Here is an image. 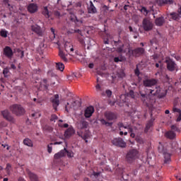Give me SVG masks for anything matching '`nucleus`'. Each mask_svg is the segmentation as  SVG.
<instances>
[{
  "label": "nucleus",
  "instance_id": "1",
  "mask_svg": "<svg viewBox=\"0 0 181 181\" xmlns=\"http://www.w3.org/2000/svg\"><path fill=\"white\" fill-rule=\"evenodd\" d=\"M139 155V151L135 148L130 149L126 154V162L127 163H134L136 159H138V156Z\"/></svg>",
  "mask_w": 181,
  "mask_h": 181
},
{
  "label": "nucleus",
  "instance_id": "2",
  "mask_svg": "<svg viewBox=\"0 0 181 181\" xmlns=\"http://www.w3.org/2000/svg\"><path fill=\"white\" fill-rule=\"evenodd\" d=\"M10 111L16 117H22V115H25V108L22 107V105L19 104H14L10 107Z\"/></svg>",
  "mask_w": 181,
  "mask_h": 181
},
{
  "label": "nucleus",
  "instance_id": "3",
  "mask_svg": "<svg viewBox=\"0 0 181 181\" xmlns=\"http://www.w3.org/2000/svg\"><path fill=\"white\" fill-rule=\"evenodd\" d=\"M1 114L4 119L6 121H8V122H11V124H16V119L12 116L9 110H4L1 112Z\"/></svg>",
  "mask_w": 181,
  "mask_h": 181
},
{
  "label": "nucleus",
  "instance_id": "4",
  "mask_svg": "<svg viewBox=\"0 0 181 181\" xmlns=\"http://www.w3.org/2000/svg\"><path fill=\"white\" fill-rule=\"evenodd\" d=\"M165 63H166L167 64V69L168 70V71H175V70L177 71V64H176V62H175L173 59L169 57H166Z\"/></svg>",
  "mask_w": 181,
  "mask_h": 181
},
{
  "label": "nucleus",
  "instance_id": "5",
  "mask_svg": "<svg viewBox=\"0 0 181 181\" xmlns=\"http://www.w3.org/2000/svg\"><path fill=\"white\" fill-rule=\"evenodd\" d=\"M128 52L131 54V56L134 57H139V56H142L144 53H145V49L142 47H137L134 49H129Z\"/></svg>",
  "mask_w": 181,
  "mask_h": 181
},
{
  "label": "nucleus",
  "instance_id": "6",
  "mask_svg": "<svg viewBox=\"0 0 181 181\" xmlns=\"http://www.w3.org/2000/svg\"><path fill=\"white\" fill-rule=\"evenodd\" d=\"M142 25L144 30L146 32H149V30H152V29H153V23L151 20H149V18H144Z\"/></svg>",
  "mask_w": 181,
  "mask_h": 181
},
{
  "label": "nucleus",
  "instance_id": "7",
  "mask_svg": "<svg viewBox=\"0 0 181 181\" xmlns=\"http://www.w3.org/2000/svg\"><path fill=\"white\" fill-rule=\"evenodd\" d=\"M112 145L115 146H119V148H127V143L124 141L121 137L115 138L112 140Z\"/></svg>",
  "mask_w": 181,
  "mask_h": 181
},
{
  "label": "nucleus",
  "instance_id": "8",
  "mask_svg": "<svg viewBox=\"0 0 181 181\" xmlns=\"http://www.w3.org/2000/svg\"><path fill=\"white\" fill-rule=\"evenodd\" d=\"M31 30L33 32H34L35 33H36V35H37V36H43V35L45 33V30H43V28H42L37 24L31 25Z\"/></svg>",
  "mask_w": 181,
  "mask_h": 181
},
{
  "label": "nucleus",
  "instance_id": "9",
  "mask_svg": "<svg viewBox=\"0 0 181 181\" xmlns=\"http://www.w3.org/2000/svg\"><path fill=\"white\" fill-rule=\"evenodd\" d=\"M50 102L52 103L54 110L57 111L58 105H60V100L59 99V94L54 95L53 97L50 98Z\"/></svg>",
  "mask_w": 181,
  "mask_h": 181
},
{
  "label": "nucleus",
  "instance_id": "10",
  "mask_svg": "<svg viewBox=\"0 0 181 181\" xmlns=\"http://www.w3.org/2000/svg\"><path fill=\"white\" fill-rule=\"evenodd\" d=\"M153 121H155V118H153V114L151 113V119L148 120L146 124V127L144 129L145 134H148L151 131V128L153 127Z\"/></svg>",
  "mask_w": 181,
  "mask_h": 181
},
{
  "label": "nucleus",
  "instance_id": "11",
  "mask_svg": "<svg viewBox=\"0 0 181 181\" xmlns=\"http://www.w3.org/2000/svg\"><path fill=\"white\" fill-rule=\"evenodd\" d=\"M173 0H156L154 4L158 6H163L165 5H173Z\"/></svg>",
  "mask_w": 181,
  "mask_h": 181
},
{
  "label": "nucleus",
  "instance_id": "12",
  "mask_svg": "<svg viewBox=\"0 0 181 181\" xmlns=\"http://www.w3.org/2000/svg\"><path fill=\"white\" fill-rule=\"evenodd\" d=\"M3 54L6 56L8 59H12L13 56V51L11 47L6 46L3 50Z\"/></svg>",
  "mask_w": 181,
  "mask_h": 181
},
{
  "label": "nucleus",
  "instance_id": "13",
  "mask_svg": "<svg viewBox=\"0 0 181 181\" xmlns=\"http://www.w3.org/2000/svg\"><path fill=\"white\" fill-rule=\"evenodd\" d=\"M170 16H171V19L173 21H180L181 18V6L178 8L177 12H172L170 13Z\"/></svg>",
  "mask_w": 181,
  "mask_h": 181
},
{
  "label": "nucleus",
  "instance_id": "14",
  "mask_svg": "<svg viewBox=\"0 0 181 181\" xmlns=\"http://www.w3.org/2000/svg\"><path fill=\"white\" fill-rule=\"evenodd\" d=\"M94 114V107L89 106L85 110V117L90 118Z\"/></svg>",
  "mask_w": 181,
  "mask_h": 181
},
{
  "label": "nucleus",
  "instance_id": "15",
  "mask_svg": "<svg viewBox=\"0 0 181 181\" xmlns=\"http://www.w3.org/2000/svg\"><path fill=\"white\" fill-rule=\"evenodd\" d=\"M105 117L108 121H114V119H117V115L112 112H106L105 113Z\"/></svg>",
  "mask_w": 181,
  "mask_h": 181
},
{
  "label": "nucleus",
  "instance_id": "16",
  "mask_svg": "<svg viewBox=\"0 0 181 181\" xmlns=\"http://www.w3.org/2000/svg\"><path fill=\"white\" fill-rule=\"evenodd\" d=\"M66 52L68 53L70 56H73V53L74 52V48L70 43H65L64 45Z\"/></svg>",
  "mask_w": 181,
  "mask_h": 181
},
{
  "label": "nucleus",
  "instance_id": "17",
  "mask_svg": "<svg viewBox=\"0 0 181 181\" xmlns=\"http://www.w3.org/2000/svg\"><path fill=\"white\" fill-rule=\"evenodd\" d=\"M77 127L78 129H86L88 128V122L81 119L80 122L78 123Z\"/></svg>",
  "mask_w": 181,
  "mask_h": 181
},
{
  "label": "nucleus",
  "instance_id": "18",
  "mask_svg": "<svg viewBox=\"0 0 181 181\" xmlns=\"http://www.w3.org/2000/svg\"><path fill=\"white\" fill-rule=\"evenodd\" d=\"M76 134V131L73 127H69L66 131L64 132V136L66 139L70 138L71 136L74 135Z\"/></svg>",
  "mask_w": 181,
  "mask_h": 181
},
{
  "label": "nucleus",
  "instance_id": "19",
  "mask_svg": "<svg viewBox=\"0 0 181 181\" xmlns=\"http://www.w3.org/2000/svg\"><path fill=\"white\" fill-rule=\"evenodd\" d=\"M37 4L31 3L28 6V11L30 13H35L37 12Z\"/></svg>",
  "mask_w": 181,
  "mask_h": 181
},
{
  "label": "nucleus",
  "instance_id": "20",
  "mask_svg": "<svg viewBox=\"0 0 181 181\" xmlns=\"http://www.w3.org/2000/svg\"><path fill=\"white\" fill-rule=\"evenodd\" d=\"M144 87H152L156 84V80L155 79H147L143 81Z\"/></svg>",
  "mask_w": 181,
  "mask_h": 181
},
{
  "label": "nucleus",
  "instance_id": "21",
  "mask_svg": "<svg viewBox=\"0 0 181 181\" xmlns=\"http://www.w3.org/2000/svg\"><path fill=\"white\" fill-rule=\"evenodd\" d=\"M26 172L31 181H39V177L37 175L30 171V169H26Z\"/></svg>",
  "mask_w": 181,
  "mask_h": 181
},
{
  "label": "nucleus",
  "instance_id": "22",
  "mask_svg": "<svg viewBox=\"0 0 181 181\" xmlns=\"http://www.w3.org/2000/svg\"><path fill=\"white\" fill-rule=\"evenodd\" d=\"M171 149H173L174 152H177V153H180L181 152V148H179V144L176 141H173L171 143Z\"/></svg>",
  "mask_w": 181,
  "mask_h": 181
},
{
  "label": "nucleus",
  "instance_id": "23",
  "mask_svg": "<svg viewBox=\"0 0 181 181\" xmlns=\"http://www.w3.org/2000/svg\"><path fill=\"white\" fill-rule=\"evenodd\" d=\"M66 152L67 151H66V148H64L63 150L54 154V159H60L61 158H64V156H66Z\"/></svg>",
  "mask_w": 181,
  "mask_h": 181
},
{
  "label": "nucleus",
  "instance_id": "24",
  "mask_svg": "<svg viewBox=\"0 0 181 181\" xmlns=\"http://www.w3.org/2000/svg\"><path fill=\"white\" fill-rule=\"evenodd\" d=\"M155 23L156 26H163V25L165 24V17L161 16L156 18Z\"/></svg>",
  "mask_w": 181,
  "mask_h": 181
},
{
  "label": "nucleus",
  "instance_id": "25",
  "mask_svg": "<svg viewBox=\"0 0 181 181\" xmlns=\"http://www.w3.org/2000/svg\"><path fill=\"white\" fill-rule=\"evenodd\" d=\"M165 136L168 138V139H175V138H176V133L173 131H168L165 132Z\"/></svg>",
  "mask_w": 181,
  "mask_h": 181
},
{
  "label": "nucleus",
  "instance_id": "26",
  "mask_svg": "<svg viewBox=\"0 0 181 181\" xmlns=\"http://www.w3.org/2000/svg\"><path fill=\"white\" fill-rule=\"evenodd\" d=\"M88 13H97V8L94 6V4L90 1V5L88 8Z\"/></svg>",
  "mask_w": 181,
  "mask_h": 181
},
{
  "label": "nucleus",
  "instance_id": "27",
  "mask_svg": "<svg viewBox=\"0 0 181 181\" xmlns=\"http://www.w3.org/2000/svg\"><path fill=\"white\" fill-rule=\"evenodd\" d=\"M59 56L60 59H62L64 62H69V59H67V57H66V56H67V54H64L63 50L59 49Z\"/></svg>",
  "mask_w": 181,
  "mask_h": 181
},
{
  "label": "nucleus",
  "instance_id": "28",
  "mask_svg": "<svg viewBox=\"0 0 181 181\" xmlns=\"http://www.w3.org/2000/svg\"><path fill=\"white\" fill-rule=\"evenodd\" d=\"M151 94H153V95H158V94H160V87H156L155 89L151 90Z\"/></svg>",
  "mask_w": 181,
  "mask_h": 181
},
{
  "label": "nucleus",
  "instance_id": "29",
  "mask_svg": "<svg viewBox=\"0 0 181 181\" xmlns=\"http://www.w3.org/2000/svg\"><path fill=\"white\" fill-rule=\"evenodd\" d=\"M100 122L101 124L105 125V127H109L110 128H111V127H112V124H113L112 122H108L104 119H100Z\"/></svg>",
  "mask_w": 181,
  "mask_h": 181
},
{
  "label": "nucleus",
  "instance_id": "30",
  "mask_svg": "<svg viewBox=\"0 0 181 181\" xmlns=\"http://www.w3.org/2000/svg\"><path fill=\"white\" fill-rule=\"evenodd\" d=\"M56 69L59 71H63L64 70V64L62 62L56 63Z\"/></svg>",
  "mask_w": 181,
  "mask_h": 181
},
{
  "label": "nucleus",
  "instance_id": "31",
  "mask_svg": "<svg viewBox=\"0 0 181 181\" xmlns=\"http://www.w3.org/2000/svg\"><path fill=\"white\" fill-rule=\"evenodd\" d=\"M24 145H26L27 146L32 147L33 146V142L30 139L27 138L23 140Z\"/></svg>",
  "mask_w": 181,
  "mask_h": 181
},
{
  "label": "nucleus",
  "instance_id": "32",
  "mask_svg": "<svg viewBox=\"0 0 181 181\" xmlns=\"http://www.w3.org/2000/svg\"><path fill=\"white\" fill-rule=\"evenodd\" d=\"M164 155V163H168V162H170V154L164 152L163 153Z\"/></svg>",
  "mask_w": 181,
  "mask_h": 181
},
{
  "label": "nucleus",
  "instance_id": "33",
  "mask_svg": "<svg viewBox=\"0 0 181 181\" xmlns=\"http://www.w3.org/2000/svg\"><path fill=\"white\" fill-rule=\"evenodd\" d=\"M140 96L141 100L144 103H146V100H148V94L142 93V92H140Z\"/></svg>",
  "mask_w": 181,
  "mask_h": 181
},
{
  "label": "nucleus",
  "instance_id": "34",
  "mask_svg": "<svg viewBox=\"0 0 181 181\" xmlns=\"http://www.w3.org/2000/svg\"><path fill=\"white\" fill-rule=\"evenodd\" d=\"M42 15L45 16V18H50V14H49V9H47V7H44V10L42 11Z\"/></svg>",
  "mask_w": 181,
  "mask_h": 181
},
{
  "label": "nucleus",
  "instance_id": "35",
  "mask_svg": "<svg viewBox=\"0 0 181 181\" xmlns=\"http://www.w3.org/2000/svg\"><path fill=\"white\" fill-rule=\"evenodd\" d=\"M124 44H122L119 47H118L117 49H116V52L117 53H125V52L124 51Z\"/></svg>",
  "mask_w": 181,
  "mask_h": 181
},
{
  "label": "nucleus",
  "instance_id": "36",
  "mask_svg": "<svg viewBox=\"0 0 181 181\" xmlns=\"http://www.w3.org/2000/svg\"><path fill=\"white\" fill-rule=\"evenodd\" d=\"M158 151L160 153H165V148L163 145L160 142H159V146H158Z\"/></svg>",
  "mask_w": 181,
  "mask_h": 181
},
{
  "label": "nucleus",
  "instance_id": "37",
  "mask_svg": "<svg viewBox=\"0 0 181 181\" xmlns=\"http://www.w3.org/2000/svg\"><path fill=\"white\" fill-rule=\"evenodd\" d=\"M43 131H47V132H53V127H52L49 125H45L43 127Z\"/></svg>",
  "mask_w": 181,
  "mask_h": 181
},
{
  "label": "nucleus",
  "instance_id": "38",
  "mask_svg": "<svg viewBox=\"0 0 181 181\" xmlns=\"http://www.w3.org/2000/svg\"><path fill=\"white\" fill-rule=\"evenodd\" d=\"M127 97H130V98H135V93L134 90H130L127 93Z\"/></svg>",
  "mask_w": 181,
  "mask_h": 181
},
{
  "label": "nucleus",
  "instance_id": "39",
  "mask_svg": "<svg viewBox=\"0 0 181 181\" xmlns=\"http://www.w3.org/2000/svg\"><path fill=\"white\" fill-rule=\"evenodd\" d=\"M0 36H1V37H8V31L1 30L0 31Z\"/></svg>",
  "mask_w": 181,
  "mask_h": 181
},
{
  "label": "nucleus",
  "instance_id": "40",
  "mask_svg": "<svg viewBox=\"0 0 181 181\" xmlns=\"http://www.w3.org/2000/svg\"><path fill=\"white\" fill-rule=\"evenodd\" d=\"M140 11L146 16V15H148V13H149V11H148V9H146V7H144V6H142Z\"/></svg>",
  "mask_w": 181,
  "mask_h": 181
},
{
  "label": "nucleus",
  "instance_id": "41",
  "mask_svg": "<svg viewBox=\"0 0 181 181\" xmlns=\"http://www.w3.org/2000/svg\"><path fill=\"white\" fill-rule=\"evenodd\" d=\"M173 112H178V114L181 113V110L176 107V104H174L173 107Z\"/></svg>",
  "mask_w": 181,
  "mask_h": 181
},
{
  "label": "nucleus",
  "instance_id": "42",
  "mask_svg": "<svg viewBox=\"0 0 181 181\" xmlns=\"http://www.w3.org/2000/svg\"><path fill=\"white\" fill-rule=\"evenodd\" d=\"M89 136H90L88 135V134L85 133L83 134H82L81 138H82V139H84V141H86V142L87 143V142H88V141L87 139H88Z\"/></svg>",
  "mask_w": 181,
  "mask_h": 181
},
{
  "label": "nucleus",
  "instance_id": "43",
  "mask_svg": "<svg viewBox=\"0 0 181 181\" xmlns=\"http://www.w3.org/2000/svg\"><path fill=\"white\" fill-rule=\"evenodd\" d=\"M76 105H77V107H81V101H80V100H75L73 103V107H76Z\"/></svg>",
  "mask_w": 181,
  "mask_h": 181
},
{
  "label": "nucleus",
  "instance_id": "44",
  "mask_svg": "<svg viewBox=\"0 0 181 181\" xmlns=\"http://www.w3.org/2000/svg\"><path fill=\"white\" fill-rule=\"evenodd\" d=\"M166 91L167 90H164L163 93H160L158 95V98H164V97H166Z\"/></svg>",
  "mask_w": 181,
  "mask_h": 181
},
{
  "label": "nucleus",
  "instance_id": "45",
  "mask_svg": "<svg viewBox=\"0 0 181 181\" xmlns=\"http://www.w3.org/2000/svg\"><path fill=\"white\" fill-rule=\"evenodd\" d=\"M8 73H9V69L8 68H5L3 70V74L6 78H8Z\"/></svg>",
  "mask_w": 181,
  "mask_h": 181
},
{
  "label": "nucleus",
  "instance_id": "46",
  "mask_svg": "<svg viewBox=\"0 0 181 181\" xmlns=\"http://www.w3.org/2000/svg\"><path fill=\"white\" fill-rule=\"evenodd\" d=\"M124 129H129V132H131V134H132V132H134V129L131 127V124L126 125V127H124Z\"/></svg>",
  "mask_w": 181,
  "mask_h": 181
},
{
  "label": "nucleus",
  "instance_id": "47",
  "mask_svg": "<svg viewBox=\"0 0 181 181\" xmlns=\"http://www.w3.org/2000/svg\"><path fill=\"white\" fill-rule=\"evenodd\" d=\"M117 126L119 129V131H121V128H125V127H127V125H124V123L121 122H119L117 123Z\"/></svg>",
  "mask_w": 181,
  "mask_h": 181
},
{
  "label": "nucleus",
  "instance_id": "48",
  "mask_svg": "<svg viewBox=\"0 0 181 181\" xmlns=\"http://www.w3.org/2000/svg\"><path fill=\"white\" fill-rule=\"evenodd\" d=\"M171 129L173 131H176L177 132H180V129H179V128H177V127H176L175 124L171 126Z\"/></svg>",
  "mask_w": 181,
  "mask_h": 181
},
{
  "label": "nucleus",
  "instance_id": "49",
  "mask_svg": "<svg viewBox=\"0 0 181 181\" xmlns=\"http://www.w3.org/2000/svg\"><path fill=\"white\" fill-rule=\"evenodd\" d=\"M52 145H53V143H51L50 144H49L47 146V152H48V153H52Z\"/></svg>",
  "mask_w": 181,
  "mask_h": 181
},
{
  "label": "nucleus",
  "instance_id": "50",
  "mask_svg": "<svg viewBox=\"0 0 181 181\" xmlns=\"http://www.w3.org/2000/svg\"><path fill=\"white\" fill-rule=\"evenodd\" d=\"M66 155H67L68 158H73V153L67 151V149H66Z\"/></svg>",
  "mask_w": 181,
  "mask_h": 181
},
{
  "label": "nucleus",
  "instance_id": "51",
  "mask_svg": "<svg viewBox=\"0 0 181 181\" xmlns=\"http://www.w3.org/2000/svg\"><path fill=\"white\" fill-rule=\"evenodd\" d=\"M7 126H8V124H6V122H1L0 123V129H2V128H5Z\"/></svg>",
  "mask_w": 181,
  "mask_h": 181
},
{
  "label": "nucleus",
  "instance_id": "52",
  "mask_svg": "<svg viewBox=\"0 0 181 181\" xmlns=\"http://www.w3.org/2000/svg\"><path fill=\"white\" fill-rule=\"evenodd\" d=\"M56 119H57V116L56 115H52L50 118V121L56 122Z\"/></svg>",
  "mask_w": 181,
  "mask_h": 181
},
{
  "label": "nucleus",
  "instance_id": "53",
  "mask_svg": "<svg viewBox=\"0 0 181 181\" xmlns=\"http://www.w3.org/2000/svg\"><path fill=\"white\" fill-rule=\"evenodd\" d=\"M106 94H107V97H111L112 95V91L110 90H107L105 91Z\"/></svg>",
  "mask_w": 181,
  "mask_h": 181
},
{
  "label": "nucleus",
  "instance_id": "54",
  "mask_svg": "<svg viewBox=\"0 0 181 181\" xmlns=\"http://www.w3.org/2000/svg\"><path fill=\"white\" fill-rule=\"evenodd\" d=\"M134 73H135L136 76H139V74H140L139 68H138V65L136 66V68L134 70Z\"/></svg>",
  "mask_w": 181,
  "mask_h": 181
},
{
  "label": "nucleus",
  "instance_id": "55",
  "mask_svg": "<svg viewBox=\"0 0 181 181\" xmlns=\"http://www.w3.org/2000/svg\"><path fill=\"white\" fill-rule=\"evenodd\" d=\"M73 33H76V30L70 29L69 30L67 31L68 35H73Z\"/></svg>",
  "mask_w": 181,
  "mask_h": 181
},
{
  "label": "nucleus",
  "instance_id": "56",
  "mask_svg": "<svg viewBox=\"0 0 181 181\" xmlns=\"http://www.w3.org/2000/svg\"><path fill=\"white\" fill-rule=\"evenodd\" d=\"M59 127H60L61 128H69V124L65 123L64 125L62 124H59Z\"/></svg>",
  "mask_w": 181,
  "mask_h": 181
},
{
  "label": "nucleus",
  "instance_id": "57",
  "mask_svg": "<svg viewBox=\"0 0 181 181\" xmlns=\"http://www.w3.org/2000/svg\"><path fill=\"white\" fill-rule=\"evenodd\" d=\"M122 43V42L121 41V40H119L118 41H114V44L115 46H118V45H121Z\"/></svg>",
  "mask_w": 181,
  "mask_h": 181
},
{
  "label": "nucleus",
  "instance_id": "58",
  "mask_svg": "<svg viewBox=\"0 0 181 181\" xmlns=\"http://www.w3.org/2000/svg\"><path fill=\"white\" fill-rule=\"evenodd\" d=\"M114 62H115V63H118V62H122V60H121V59H119V57H116L114 58Z\"/></svg>",
  "mask_w": 181,
  "mask_h": 181
},
{
  "label": "nucleus",
  "instance_id": "59",
  "mask_svg": "<svg viewBox=\"0 0 181 181\" xmlns=\"http://www.w3.org/2000/svg\"><path fill=\"white\" fill-rule=\"evenodd\" d=\"M11 168V164L7 163V165H6V169L7 172H9V170H10Z\"/></svg>",
  "mask_w": 181,
  "mask_h": 181
},
{
  "label": "nucleus",
  "instance_id": "60",
  "mask_svg": "<svg viewBox=\"0 0 181 181\" xmlns=\"http://www.w3.org/2000/svg\"><path fill=\"white\" fill-rule=\"evenodd\" d=\"M75 18L76 16L74 15L71 16L70 21H71V22H76V19H74Z\"/></svg>",
  "mask_w": 181,
  "mask_h": 181
},
{
  "label": "nucleus",
  "instance_id": "61",
  "mask_svg": "<svg viewBox=\"0 0 181 181\" xmlns=\"http://www.w3.org/2000/svg\"><path fill=\"white\" fill-rule=\"evenodd\" d=\"M78 42L81 43V45H84V39L83 38H78Z\"/></svg>",
  "mask_w": 181,
  "mask_h": 181
},
{
  "label": "nucleus",
  "instance_id": "62",
  "mask_svg": "<svg viewBox=\"0 0 181 181\" xmlns=\"http://www.w3.org/2000/svg\"><path fill=\"white\" fill-rule=\"evenodd\" d=\"M176 121H177V122H180V121H181V112L180 113L179 116L177 117Z\"/></svg>",
  "mask_w": 181,
  "mask_h": 181
},
{
  "label": "nucleus",
  "instance_id": "63",
  "mask_svg": "<svg viewBox=\"0 0 181 181\" xmlns=\"http://www.w3.org/2000/svg\"><path fill=\"white\" fill-rule=\"evenodd\" d=\"M96 90H99L100 91H101V86H100V84H97L95 86Z\"/></svg>",
  "mask_w": 181,
  "mask_h": 181
},
{
  "label": "nucleus",
  "instance_id": "64",
  "mask_svg": "<svg viewBox=\"0 0 181 181\" xmlns=\"http://www.w3.org/2000/svg\"><path fill=\"white\" fill-rule=\"evenodd\" d=\"M18 181H25V178H23V177H19L18 179Z\"/></svg>",
  "mask_w": 181,
  "mask_h": 181
}]
</instances>
